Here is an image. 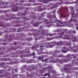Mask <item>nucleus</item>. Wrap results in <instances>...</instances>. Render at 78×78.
Wrapping results in <instances>:
<instances>
[{
  "instance_id": "obj_1",
  "label": "nucleus",
  "mask_w": 78,
  "mask_h": 78,
  "mask_svg": "<svg viewBox=\"0 0 78 78\" xmlns=\"http://www.w3.org/2000/svg\"><path fill=\"white\" fill-rule=\"evenodd\" d=\"M72 56H73V58H76V56H75L74 54H72L70 55V54H68L66 56V57L68 58H64L58 60V62L60 64H63V63H64V62H67L69 61H71L72 60Z\"/></svg>"
},
{
  "instance_id": "obj_2",
  "label": "nucleus",
  "mask_w": 78,
  "mask_h": 78,
  "mask_svg": "<svg viewBox=\"0 0 78 78\" xmlns=\"http://www.w3.org/2000/svg\"><path fill=\"white\" fill-rule=\"evenodd\" d=\"M62 50H60L59 51H58L57 50H55L54 53H61L62 52L64 53H66L67 52V48L66 47H63L62 48Z\"/></svg>"
},
{
  "instance_id": "obj_3",
  "label": "nucleus",
  "mask_w": 78,
  "mask_h": 78,
  "mask_svg": "<svg viewBox=\"0 0 78 78\" xmlns=\"http://www.w3.org/2000/svg\"><path fill=\"white\" fill-rule=\"evenodd\" d=\"M56 22H57V23H56V25H55V26L57 27H65L64 25L62 26L60 24H65V23H66V22L64 21L62 22L61 21H59L58 20H56Z\"/></svg>"
},
{
  "instance_id": "obj_4",
  "label": "nucleus",
  "mask_w": 78,
  "mask_h": 78,
  "mask_svg": "<svg viewBox=\"0 0 78 78\" xmlns=\"http://www.w3.org/2000/svg\"><path fill=\"white\" fill-rule=\"evenodd\" d=\"M73 36V34H71L70 35H64L65 37H62V39H69V40H71V38H70V36Z\"/></svg>"
},
{
  "instance_id": "obj_5",
  "label": "nucleus",
  "mask_w": 78,
  "mask_h": 78,
  "mask_svg": "<svg viewBox=\"0 0 78 78\" xmlns=\"http://www.w3.org/2000/svg\"><path fill=\"white\" fill-rule=\"evenodd\" d=\"M30 53V51H25V50H23V51H18L17 52V54L19 55V54H22V53Z\"/></svg>"
},
{
  "instance_id": "obj_6",
  "label": "nucleus",
  "mask_w": 78,
  "mask_h": 78,
  "mask_svg": "<svg viewBox=\"0 0 78 78\" xmlns=\"http://www.w3.org/2000/svg\"><path fill=\"white\" fill-rule=\"evenodd\" d=\"M14 18L16 19H17L18 20V19H23L24 20V21L25 22V21H26L27 20L28 21L29 20H30V19H29V18L28 19H27V17H23V16H21V17H18L16 18V17H15Z\"/></svg>"
},
{
  "instance_id": "obj_7",
  "label": "nucleus",
  "mask_w": 78,
  "mask_h": 78,
  "mask_svg": "<svg viewBox=\"0 0 78 78\" xmlns=\"http://www.w3.org/2000/svg\"><path fill=\"white\" fill-rule=\"evenodd\" d=\"M14 35L13 36H11V38L9 40L6 39V38H5V40H3V41L4 42H6V41H8V42H11L12 41H13V40L14 39H13V38H14Z\"/></svg>"
},
{
  "instance_id": "obj_8",
  "label": "nucleus",
  "mask_w": 78,
  "mask_h": 78,
  "mask_svg": "<svg viewBox=\"0 0 78 78\" xmlns=\"http://www.w3.org/2000/svg\"><path fill=\"white\" fill-rule=\"evenodd\" d=\"M27 11H26L23 13H22V12H20L18 13V16H26V15H27Z\"/></svg>"
},
{
  "instance_id": "obj_9",
  "label": "nucleus",
  "mask_w": 78,
  "mask_h": 78,
  "mask_svg": "<svg viewBox=\"0 0 78 78\" xmlns=\"http://www.w3.org/2000/svg\"><path fill=\"white\" fill-rule=\"evenodd\" d=\"M69 14L68 12H64L63 13H62V16L63 17H67L69 16Z\"/></svg>"
},
{
  "instance_id": "obj_10",
  "label": "nucleus",
  "mask_w": 78,
  "mask_h": 78,
  "mask_svg": "<svg viewBox=\"0 0 78 78\" xmlns=\"http://www.w3.org/2000/svg\"><path fill=\"white\" fill-rule=\"evenodd\" d=\"M64 34V33L63 32H62L61 33H58V36L56 38V39L61 38V37H62V34Z\"/></svg>"
},
{
  "instance_id": "obj_11",
  "label": "nucleus",
  "mask_w": 78,
  "mask_h": 78,
  "mask_svg": "<svg viewBox=\"0 0 78 78\" xmlns=\"http://www.w3.org/2000/svg\"><path fill=\"white\" fill-rule=\"evenodd\" d=\"M12 10L14 12H17V11H18L19 10V7H14V9L12 8Z\"/></svg>"
},
{
  "instance_id": "obj_12",
  "label": "nucleus",
  "mask_w": 78,
  "mask_h": 78,
  "mask_svg": "<svg viewBox=\"0 0 78 78\" xmlns=\"http://www.w3.org/2000/svg\"><path fill=\"white\" fill-rule=\"evenodd\" d=\"M0 27H3L4 28H6V26H5V24L1 22L0 20Z\"/></svg>"
},
{
  "instance_id": "obj_13",
  "label": "nucleus",
  "mask_w": 78,
  "mask_h": 78,
  "mask_svg": "<svg viewBox=\"0 0 78 78\" xmlns=\"http://www.w3.org/2000/svg\"><path fill=\"white\" fill-rule=\"evenodd\" d=\"M39 45L38 44H35V45H33L32 47V50H34L36 49V48L38 47Z\"/></svg>"
},
{
  "instance_id": "obj_14",
  "label": "nucleus",
  "mask_w": 78,
  "mask_h": 78,
  "mask_svg": "<svg viewBox=\"0 0 78 78\" xmlns=\"http://www.w3.org/2000/svg\"><path fill=\"white\" fill-rule=\"evenodd\" d=\"M41 34L43 36H48V35L46 34V33L45 31V30L44 29H43L42 30V31L41 32Z\"/></svg>"
},
{
  "instance_id": "obj_15",
  "label": "nucleus",
  "mask_w": 78,
  "mask_h": 78,
  "mask_svg": "<svg viewBox=\"0 0 78 78\" xmlns=\"http://www.w3.org/2000/svg\"><path fill=\"white\" fill-rule=\"evenodd\" d=\"M72 41L73 42H76L77 41V39H76V37H72Z\"/></svg>"
},
{
  "instance_id": "obj_16",
  "label": "nucleus",
  "mask_w": 78,
  "mask_h": 78,
  "mask_svg": "<svg viewBox=\"0 0 78 78\" xmlns=\"http://www.w3.org/2000/svg\"><path fill=\"white\" fill-rule=\"evenodd\" d=\"M41 38L42 39H43L44 38V37L43 36H41V37H36L34 38V40H35V41H36L37 40H39V39H40Z\"/></svg>"
},
{
  "instance_id": "obj_17",
  "label": "nucleus",
  "mask_w": 78,
  "mask_h": 78,
  "mask_svg": "<svg viewBox=\"0 0 78 78\" xmlns=\"http://www.w3.org/2000/svg\"><path fill=\"white\" fill-rule=\"evenodd\" d=\"M5 16L6 17H7V18L5 19V20H6V21H8V20H11V19L8 18H9V16H8V14H6L5 15Z\"/></svg>"
},
{
  "instance_id": "obj_18",
  "label": "nucleus",
  "mask_w": 78,
  "mask_h": 78,
  "mask_svg": "<svg viewBox=\"0 0 78 78\" xmlns=\"http://www.w3.org/2000/svg\"><path fill=\"white\" fill-rule=\"evenodd\" d=\"M44 22H46V24H48V23H52V22H49L48 20V19H45L44 20Z\"/></svg>"
},
{
  "instance_id": "obj_19",
  "label": "nucleus",
  "mask_w": 78,
  "mask_h": 78,
  "mask_svg": "<svg viewBox=\"0 0 78 78\" xmlns=\"http://www.w3.org/2000/svg\"><path fill=\"white\" fill-rule=\"evenodd\" d=\"M57 44V45H63V42L62 41H60L58 42Z\"/></svg>"
},
{
  "instance_id": "obj_20",
  "label": "nucleus",
  "mask_w": 78,
  "mask_h": 78,
  "mask_svg": "<svg viewBox=\"0 0 78 78\" xmlns=\"http://www.w3.org/2000/svg\"><path fill=\"white\" fill-rule=\"evenodd\" d=\"M44 8H42L41 7H40L38 8V11H44Z\"/></svg>"
},
{
  "instance_id": "obj_21",
  "label": "nucleus",
  "mask_w": 78,
  "mask_h": 78,
  "mask_svg": "<svg viewBox=\"0 0 78 78\" xmlns=\"http://www.w3.org/2000/svg\"><path fill=\"white\" fill-rule=\"evenodd\" d=\"M45 16V15H44V13H42V14L41 15V16H40V17H39V20H42V18H41V17H44Z\"/></svg>"
},
{
  "instance_id": "obj_22",
  "label": "nucleus",
  "mask_w": 78,
  "mask_h": 78,
  "mask_svg": "<svg viewBox=\"0 0 78 78\" xmlns=\"http://www.w3.org/2000/svg\"><path fill=\"white\" fill-rule=\"evenodd\" d=\"M72 64L73 65H71V66H73L75 65L76 64V62H75L74 60H73L72 62Z\"/></svg>"
},
{
  "instance_id": "obj_23",
  "label": "nucleus",
  "mask_w": 78,
  "mask_h": 78,
  "mask_svg": "<svg viewBox=\"0 0 78 78\" xmlns=\"http://www.w3.org/2000/svg\"><path fill=\"white\" fill-rule=\"evenodd\" d=\"M54 39L53 37L50 38V37H47L46 38V40L47 41H51V40H53Z\"/></svg>"
},
{
  "instance_id": "obj_24",
  "label": "nucleus",
  "mask_w": 78,
  "mask_h": 78,
  "mask_svg": "<svg viewBox=\"0 0 78 78\" xmlns=\"http://www.w3.org/2000/svg\"><path fill=\"white\" fill-rule=\"evenodd\" d=\"M33 25L34 27H38V23H37V22H36V23H34Z\"/></svg>"
},
{
  "instance_id": "obj_25",
  "label": "nucleus",
  "mask_w": 78,
  "mask_h": 78,
  "mask_svg": "<svg viewBox=\"0 0 78 78\" xmlns=\"http://www.w3.org/2000/svg\"><path fill=\"white\" fill-rule=\"evenodd\" d=\"M73 21H74L75 22H77V20H75V19L72 20V19H71L69 20V22H73Z\"/></svg>"
},
{
  "instance_id": "obj_26",
  "label": "nucleus",
  "mask_w": 78,
  "mask_h": 78,
  "mask_svg": "<svg viewBox=\"0 0 78 78\" xmlns=\"http://www.w3.org/2000/svg\"><path fill=\"white\" fill-rule=\"evenodd\" d=\"M49 36H55L56 35V33H54L53 34H48Z\"/></svg>"
},
{
  "instance_id": "obj_27",
  "label": "nucleus",
  "mask_w": 78,
  "mask_h": 78,
  "mask_svg": "<svg viewBox=\"0 0 78 78\" xmlns=\"http://www.w3.org/2000/svg\"><path fill=\"white\" fill-rule=\"evenodd\" d=\"M51 67L50 66H48L47 68V69L48 70L49 72H50L51 70Z\"/></svg>"
},
{
  "instance_id": "obj_28",
  "label": "nucleus",
  "mask_w": 78,
  "mask_h": 78,
  "mask_svg": "<svg viewBox=\"0 0 78 78\" xmlns=\"http://www.w3.org/2000/svg\"><path fill=\"white\" fill-rule=\"evenodd\" d=\"M33 34L34 37H35V36H39V34H38V33H37V32H36V33H34Z\"/></svg>"
},
{
  "instance_id": "obj_29",
  "label": "nucleus",
  "mask_w": 78,
  "mask_h": 78,
  "mask_svg": "<svg viewBox=\"0 0 78 78\" xmlns=\"http://www.w3.org/2000/svg\"><path fill=\"white\" fill-rule=\"evenodd\" d=\"M17 63V61H15V62H10V64H16Z\"/></svg>"
},
{
  "instance_id": "obj_30",
  "label": "nucleus",
  "mask_w": 78,
  "mask_h": 78,
  "mask_svg": "<svg viewBox=\"0 0 78 78\" xmlns=\"http://www.w3.org/2000/svg\"><path fill=\"white\" fill-rule=\"evenodd\" d=\"M17 0V1H16V2H21V3H24V0H20V1H19V0Z\"/></svg>"
},
{
  "instance_id": "obj_31",
  "label": "nucleus",
  "mask_w": 78,
  "mask_h": 78,
  "mask_svg": "<svg viewBox=\"0 0 78 78\" xmlns=\"http://www.w3.org/2000/svg\"><path fill=\"white\" fill-rule=\"evenodd\" d=\"M58 58H64V56L62 55H59L58 56Z\"/></svg>"
},
{
  "instance_id": "obj_32",
  "label": "nucleus",
  "mask_w": 78,
  "mask_h": 78,
  "mask_svg": "<svg viewBox=\"0 0 78 78\" xmlns=\"http://www.w3.org/2000/svg\"><path fill=\"white\" fill-rule=\"evenodd\" d=\"M10 31H9V32H12V31H11V30H12L13 32H15V29L13 28H12L10 29Z\"/></svg>"
},
{
  "instance_id": "obj_33",
  "label": "nucleus",
  "mask_w": 78,
  "mask_h": 78,
  "mask_svg": "<svg viewBox=\"0 0 78 78\" xmlns=\"http://www.w3.org/2000/svg\"><path fill=\"white\" fill-rule=\"evenodd\" d=\"M48 75V78H50V73H49V74H48V73H46L45 74V76H47Z\"/></svg>"
},
{
  "instance_id": "obj_34",
  "label": "nucleus",
  "mask_w": 78,
  "mask_h": 78,
  "mask_svg": "<svg viewBox=\"0 0 78 78\" xmlns=\"http://www.w3.org/2000/svg\"><path fill=\"white\" fill-rule=\"evenodd\" d=\"M1 2V3H2V4H3V5H8V2Z\"/></svg>"
},
{
  "instance_id": "obj_35",
  "label": "nucleus",
  "mask_w": 78,
  "mask_h": 78,
  "mask_svg": "<svg viewBox=\"0 0 78 78\" xmlns=\"http://www.w3.org/2000/svg\"><path fill=\"white\" fill-rule=\"evenodd\" d=\"M31 17H32V18L34 19H36V16L34 15H33Z\"/></svg>"
},
{
  "instance_id": "obj_36",
  "label": "nucleus",
  "mask_w": 78,
  "mask_h": 78,
  "mask_svg": "<svg viewBox=\"0 0 78 78\" xmlns=\"http://www.w3.org/2000/svg\"><path fill=\"white\" fill-rule=\"evenodd\" d=\"M38 60H40V59H43V57L42 56H40L38 58Z\"/></svg>"
},
{
  "instance_id": "obj_37",
  "label": "nucleus",
  "mask_w": 78,
  "mask_h": 78,
  "mask_svg": "<svg viewBox=\"0 0 78 78\" xmlns=\"http://www.w3.org/2000/svg\"><path fill=\"white\" fill-rule=\"evenodd\" d=\"M27 75L28 77H33V76L32 75L30 74H28V73H27Z\"/></svg>"
},
{
  "instance_id": "obj_38",
  "label": "nucleus",
  "mask_w": 78,
  "mask_h": 78,
  "mask_svg": "<svg viewBox=\"0 0 78 78\" xmlns=\"http://www.w3.org/2000/svg\"><path fill=\"white\" fill-rule=\"evenodd\" d=\"M33 39V38L32 37H29V38H27L26 40H27V41H31Z\"/></svg>"
},
{
  "instance_id": "obj_39",
  "label": "nucleus",
  "mask_w": 78,
  "mask_h": 78,
  "mask_svg": "<svg viewBox=\"0 0 78 78\" xmlns=\"http://www.w3.org/2000/svg\"><path fill=\"white\" fill-rule=\"evenodd\" d=\"M48 2H50L49 0H45V1H44V3H48Z\"/></svg>"
},
{
  "instance_id": "obj_40",
  "label": "nucleus",
  "mask_w": 78,
  "mask_h": 78,
  "mask_svg": "<svg viewBox=\"0 0 78 78\" xmlns=\"http://www.w3.org/2000/svg\"><path fill=\"white\" fill-rule=\"evenodd\" d=\"M76 16H74V18H78V13H77L76 15Z\"/></svg>"
},
{
  "instance_id": "obj_41",
  "label": "nucleus",
  "mask_w": 78,
  "mask_h": 78,
  "mask_svg": "<svg viewBox=\"0 0 78 78\" xmlns=\"http://www.w3.org/2000/svg\"><path fill=\"white\" fill-rule=\"evenodd\" d=\"M5 63L4 62H2L0 63V66H3V65H5Z\"/></svg>"
},
{
  "instance_id": "obj_42",
  "label": "nucleus",
  "mask_w": 78,
  "mask_h": 78,
  "mask_svg": "<svg viewBox=\"0 0 78 78\" xmlns=\"http://www.w3.org/2000/svg\"><path fill=\"white\" fill-rule=\"evenodd\" d=\"M17 32H21L22 31V29L21 28H19V30H17Z\"/></svg>"
},
{
  "instance_id": "obj_43",
  "label": "nucleus",
  "mask_w": 78,
  "mask_h": 78,
  "mask_svg": "<svg viewBox=\"0 0 78 78\" xmlns=\"http://www.w3.org/2000/svg\"><path fill=\"white\" fill-rule=\"evenodd\" d=\"M26 56H27V55H21L20 56V57L21 58H22L23 57H26Z\"/></svg>"
},
{
  "instance_id": "obj_44",
  "label": "nucleus",
  "mask_w": 78,
  "mask_h": 78,
  "mask_svg": "<svg viewBox=\"0 0 78 78\" xmlns=\"http://www.w3.org/2000/svg\"><path fill=\"white\" fill-rule=\"evenodd\" d=\"M16 5H19V6L21 5V6H23V4H22V3H20L19 4L18 3H17L16 4Z\"/></svg>"
},
{
  "instance_id": "obj_45",
  "label": "nucleus",
  "mask_w": 78,
  "mask_h": 78,
  "mask_svg": "<svg viewBox=\"0 0 78 78\" xmlns=\"http://www.w3.org/2000/svg\"><path fill=\"white\" fill-rule=\"evenodd\" d=\"M49 60V59H48V58H46L44 60V61L45 62H46V61H48Z\"/></svg>"
},
{
  "instance_id": "obj_46",
  "label": "nucleus",
  "mask_w": 78,
  "mask_h": 78,
  "mask_svg": "<svg viewBox=\"0 0 78 78\" xmlns=\"http://www.w3.org/2000/svg\"><path fill=\"white\" fill-rule=\"evenodd\" d=\"M55 8V6H54V5H53L52 7H51L50 9H54V8Z\"/></svg>"
},
{
  "instance_id": "obj_47",
  "label": "nucleus",
  "mask_w": 78,
  "mask_h": 78,
  "mask_svg": "<svg viewBox=\"0 0 78 78\" xmlns=\"http://www.w3.org/2000/svg\"><path fill=\"white\" fill-rule=\"evenodd\" d=\"M66 4H67V5H69V4H71V2H66L65 3Z\"/></svg>"
},
{
  "instance_id": "obj_48",
  "label": "nucleus",
  "mask_w": 78,
  "mask_h": 78,
  "mask_svg": "<svg viewBox=\"0 0 78 78\" xmlns=\"http://www.w3.org/2000/svg\"><path fill=\"white\" fill-rule=\"evenodd\" d=\"M34 70V68L33 67L31 70L29 69V72H30V71H32V70Z\"/></svg>"
},
{
  "instance_id": "obj_49",
  "label": "nucleus",
  "mask_w": 78,
  "mask_h": 78,
  "mask_svg": "<svg viewBox=\"0 0 78 78\" xmlns=\"http://www.w3.org/2000/svg\"><path fill=\"white\" fill-rule=\"evenodd\" d=\"M53 47H54L53 45H50L49 46V47L50 48H53Z\"/></svg>"
},
{
  "instance_id": "obj_50",
  "label": "nucleus",
  "mask_w": 78,
  "mask_h": 78,
  "mask_svg": "<svg viewBox=\"0 0 78 78\" xmlns=\"http://www.w3.org/2000/svg\"><path fill=\"white\" fill-rule=\"evenodd\" d=\"M48 17L50 19V18H51V17H52V16H51L49 15L48 16Z\"/></svg>"
},
{
  "instance_id": "obj_51",
  "label": "nucleus",
  "mask_w": 78,
  "mask_h": 78,
  "mask_svg": "<svg viewBox=\"0 0 78 78\" xmlns=\"http://www.w3.org/2000/svg\"><path fill=\"white\" fill-rule=\"evenodd\" d=\"M0 77L1 78H3L4 77V75H0Z\"/></svg>"
},
{
  "instance_id": "obj_52",
  "label": "nucleus",
  "mask_w": 78,
  "mask_h": 78,
  "mask_svg": "<svg viewBox=\"0 0 78 78\" xmlns=\"http://www.w3.org/2000/svg\"><path fill=\"white\" fill-rule=\"evenodd\" d=\"M3 45H7V43H2Z\"/></svg>"
},
{
  "instance_id": "obj_53",
  "label": "nucleus",
  "mask_w": 78,
  "mask_h": 78,
  "mask_svg": "<svg viewBox=\"0 0 78 78\" xmlns=\"http://www.w3.org/2000/svg\"><path fill=\"white\" fill-rule=\"evenodd\" d=\"M3 70L1 69L0 70V73H3Z\"/></svg>"
},
{
  "instance_id": "obj_54",
  "label": "nucleus",
  "mask_w": 78,
  "mask_h": 78,
  "mask_svg": "<svg viewBox=\"0 0 78 78\" xmlns=\"http://www.w3.org/2000/svg\"><path fill=\"white\" fill-rule=\"evenodd\" d=\"M47 44V42H44L43 43H42V44H43V45H46Z\"/></svg>"
},
{
  "instance_id": "obj_55",
  "label": "nucleus",
  "mask_w": 78,
  "mask_h": 78,
  "mask_svg": "<svg viewBox=\"0 0 78 78\" xmlns=\"http://www.w3.org/2000/svg\"><path fill=\"white\" fill-rule=\"evenodd\" d=\"M27 5H26V6H31V4H27Z\"/></svg>"
},
{
  "instance_id": "obj_56",
  "label": "nucleus",
  "mask_w": 78,
  "mask_h": 78,
  "mask_svg": "<svg viewBox=\"0 0 78 78\" xmlns=\"http://www.w3.org/2000/svg\"><path fill=\"white\" fill-rule=\"evenodd\" d=\"M14 26L15 27H19V25L16 24Z\"/></svg>"
},
{
  "instance_id": "obj_57",
  "label": "nucleus",
  "mask_w": 78,
  "mask_h": 78,
  "mask_svg": "<svg viewBox=\"0 0 78 78\" xmlns=\"http://www.w3.org/2000/svg\"><path fill=\"white\" fill-rule=\"evenodd\" d=\"M16 23H20V21H19V20H17V21L16 22Z\"/></svg>"
},
{
  "instance_id": "obj_58",
  "label": "nucleus",
  "mask_w": 78,
  "mask_h": 78,
  "mask_svg": "<svg viewBox=\"0 0 78 78\" xmlns=\"http://www.w3.org/2000/svg\"><path fill=\"white\" fill-rule=\"evenodd\" d=\"M14 76H19V75L17 74H15L14 75Z\"/></svg>"
},
{
  "instance_id": "obj_59",
  "label": "nucleus",
  "mask_w": 78,
  "mask_h": 78,
  "mask_svg": "<svg viewBox=\"0 0 78 78\" xmlns=\"http://www.w3.org/2000/svg\"><path fill=\"white\" fill-rule=\"evenodd\" d=\"M32 55L33 56H34V55H35V53H34V51L33 52V53L32 54Z\"/></svg>"
},
{
  "instance_id": "obj_60",
  "label": "nucleus",
  "mask_w": 78,
  "mask_h": 78,
  "mask_svg": "<svg viewBox=\"0 0 78 78\" xmlns=\"http://www.w3.org/2000/svg\"><path fill=\"white\" fill-rule=\"evenodd\" d=\"M26 50H30V48H29L28 47H26Z\"/></svg>"
},
{
  "instance_id": "obj_61",
  "label": "nucleus",
  "mask_w": 78,
  "mask_h": 78,
  "mask_svg": "<svg viewBox=\"0 0 78 78\" xmlns=\"http://www.w3.org/2000/svg\"><path fill=\"white\" fill-rule=\"evenodd\" d=\"M54 61H55V60H54V59H53L52 60V61H51V62H55Z\"/></svg>"
},
{
  "instance_id": "obj_62",
  "label": "nucleus",
  "mask_w": 78,
  "mask_h": 78,
  "mask_svg": "<svg viewBox=\"0 0 78 78\" xmlns=\"http://www.w3.org/2000/svg\"><path fill=\"white\" fill-rule=\"evenodd\" d=\"M2 20H5V17L4 16L2 17Z\"/></svg>"
},
{
  "instance_id": "obj_63",
  "label": "nucleus",
  "mask_w": 78,
  "mask_h": 78,
  "mask_svg": "<svg viewBox=\"0 0 78 78\" xmlns=\"http://www.w3.org/2000/svg\"><path fill=\"white\" fill-rule=\"evenodd\" d=\"M5 37H7V38H8V34H7L5 36Z\"/></svg>"
},
{
  "instance_id": "obj_64",
  "label": "nucleus",
  "mask_w": 78,
  "mask_h": 78,
  "mask_svg": "<svg viewBox=\"0 0 78 78\" xmlns=\"http://www.w3.org/2000/svg\"><path fill=\"white\" fill-rule=\"evenodd\" d=\"M21 44L22 45H25V43H22Z\"/></svg>"
}]
</instances>
